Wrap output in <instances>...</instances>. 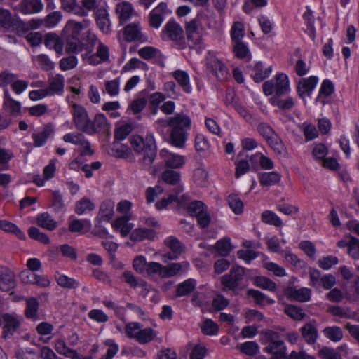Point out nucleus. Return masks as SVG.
Listing matches in <instances>:
<instances>
[{"label":"nucleus","instance_id":"obj_60","mask_svg":"<svg viewBox=\"0 0 359 359\" xmlns=\"http://www.w3.org/2000/svg\"><path fill=\"white\" fill-rule=\"evenodd\" d=\"M78 65V58L76 55H70L62 57L59 62V66L62 71L65 72L75 68Z\"/></svg>","mask_w":359,"mask_h":359},{"label":"nucleus","instance_id":"obj_2","mask_svg":"<svg viewBox=\"0 0 359 359\" xmlns=\"http://www.w3.org/2000/svg\"><path fill=\"white\" fill-rule=\"evenodd\" d=\"M130 144L136 153L143 154L144 163H152L156 155V144L154 136L148 133L145 137L140 135H134L130 137Z\"/></svg>","mask_w":359,"mask_h":359},{"label":"nucleus","instance_id":"obj_8","mask_svg":"<svg viewBox=\"0 0 359 359\" xmlns=\"http://www.w3.org/2000/svg\"><path fill=\"white\" fill-rule=\"evenodd\" d=\"M206 68L219 81L225 80L229 75L226 66L214 55L207 57Z\"/></svg>","mask_w":359,"mask_h":359},{"label":"nucleus","instance_id":"obj_14","mask_svg":"<svg viewBox=\"0 0 359 359\" xmlns=\"http://www.w3.org/2000/svg\"><path fill=\"white\" fill-rule=\"evenodd\" d=\"M123 37L127 42L138 41L144 43L147 40V37L141 32L139 22L128 24L123 29Z\"/></svg>","mask_w":359,"mask_h":359},{"label":"nucleus","instance_id":"obj_30","mask_svg":"<svg viewBox=\"0 0 359 359\" xmlns=\"http://www.w3.org/2000/svg\"><path fill=\"white\" fill-rule=\"evenodd\" d=\"M116 11L118 13L119 23L123 25L131 18L134 8L131 3L123 1L117 5Z\"/></svg>","mask_w":359,"mask_h":359},{"label":"nucleus","instance_id":"obj_15","mask_svg":"<svg viewBox=\"0 0 359 359\" xmlns=\"http://www.w3.org/2000/svg\"><path fill=\"white\" fill-rule=\"evenodd\" d=\"M3 322L2 337L4 339L11 337L20 325L17 317L9 313H3Z\"/></svg>","mask_w":359,"mask_h":359},{"label":"nucleus","instance_id":"obj_31","mask_svg":"<svg viewBox=\"0 0 359 359\" xmlns=\"http://www.w3.org/2000/svg\"><path fill=\"white\" fill-rule=\"evenodd\" d=\"M61 8L66 12L85 17L88 13L79 5L76 0H60Z\"/></svg>","mask_w":359,"mask_h":359},{"label":"nucleus","instance_id":"obj_56","mask_svg":"<svg viewBox=\"0 0 359 359\" xmlns=\"http://www.w3.org/2000/svg\"><path fill=\"white\" fill-rule=\"evenodd\" d=\"M284 311L288 316L295 320H302L306 315L302 308L291 304L287 305Z\"/></svg>","mask_w":359,"mask_h":359},{"label":"nucleus","instance_id":"obj_28","mask_svg":"<svg viewBox=\"0 0 359 359\" xmlns=\"http://www.w3.org/2000/svg\"><path fill=\"white\" fill-rule=\"evenodd\" d=\"M43 8L41 0H23L20 4V11L25 15L40 13Z\"/></svg>","mask_w":359,"mask_h":359},{"label":"nucleus","instance_id":"obj_7","mask_svg":"<svg viewBox=\"0 0 359 359\" xmlns=\"http://www.w3.org/2000/svg\"><path fill=\"white\" fill-rule=\"evenodd\" d=\"M71 107L74 126L79 130L86 133L90 120L86 109L81 104L76 103L72 104Z\"/></svg>","mask_w":359,"mask_h":359},{"label":"nucleus","instance_id":"obj_29","mask_svg":"<svg viewBox=\"0 0 359 359\" xmlns=\"http://www.w3.org/2000/svg\"><path fill=\"white\" fill-rule=\"evenodd\" d=\"M80 41L84 47L83 50H86V53H93L95 46L100 41L97 36L90 30H87L82 33Z\"/></svg>","mask_w":359,"mask_h":359},{"label":"nucleus","instance_id":"obj_62","mask_svg":"<svg viewBox=\"0 0 359 359\" xmlns=\"http://www.w3.org/2000/svg\"><path fill=\"white\" fill-rule=\"evenodd\" d=\"M65 207L62 196L59 191L53 192L51 208L55 212H61Z\"/></svg>","mask_w":359,"mask_h":359},{"label":"nucleus","instance_id":"obj_45","mask_svg":"<svg viewBox=\"0 0 359 359\" xmlns=\"http://www.w3.org/2000/svg\"><path fill=\"white\" fill-rule=\"evenodd\" d=\"M162 180L170 185H179L181 180L180 173L173 170L168 169L161 175Z\"/></svg>","mask_w":359,"mask_h":359},{"label":"nucleus","instance_id":"obj_19","mask_svg":"<svg viewBox=\"0 0 359 359\" xmlns=\"http://www.w3.org/2000/svg\"><path fill=\"white\" fill-rule=\"evenodd\" d=\"M84 29L83 22H77L74 20H69L63 30V34L66 38H71L74 40H79Z\"/></svg>","mask_w":359,"mask_h":359},{"label":"nucleus","instance_id":"obj_11","mask_svg":"<svg viewBox=\"0 0 359 359\" xmlns=\"http://www.w3.org/2000/svg\"><path fill=\"white\" fill-rule=\"evenodd\" d=\"M93 15L99 30L103 34H109L111 30V22L107 8L104 7L97 8Z\"/></svg>","mask_w":359,"mask_h":359},{"label":"nucleus","instance_id":"obj_24","mask_svg":"<svg viewBox=\"0 0 359 359\" xmlns=\"http://www.w3.org/2000/svg\"><path fill=\"white\" fill-rule=\"evenodd\" d=\"M54 133V128L50 123L45 125L43 130L39 133H33L32 138L35 147H41L46 144L48 138Z\"/></svg>","mask_w":359,"mask_h":359},{"label":"nucleus","instance_id":"obj_43","mask_svg":"<svg viewBox=\"0 0 359 359\" xmlns=\"http://www.w3.org/2000/svg\"><path fill=\"white\" fill-rule=\"evenodd\" d=\"M261 219L262 222L276 227H280L283 225L281 219L271 210H264L262 213Z\"/></svg>","mask_w":359,"mask_h":359},{"label":"nucleus","instance_id":"obj_32","mask_svg":"<svg viewBox=\"0 0 359 359\" xmlns=\"http://www.w3.org/2000/svg\"><path fill=\"white\" fill-rule=\"evenodd\" d=\"M180 263H170L163 266L158 263V276L161 278H171L177 275L182 270Z\"/></svg>","mask_w":359,"mask_h":359},{"label":"nucleus","instance_id":"obj_53","mask_svg":"<svg viewBox=\"0 0 359 359\" xmlns=\"http://www.w3.org/2000/svg\"><path fill=\"white\" fill-rule=\"evenodd\" d=\"M28 235L30 238L41 242L43 244H49L50 241L48 236L40 231V230L35 227L31 226L28 229Z\"/></svg>","mask_w":359,"mask_h":359},{"label":"nucleus","instance_id":"obj_16","mask_svg":"<svg viewBox=\"0 0 359 359\" xmlns=\"http://www.w3.org/2000/svg\"><path fill=\"white\" fill-rule=\"evenodd\" d=\"M299 332L302 338L309 345L315 344L318 338V332L317 323L315 320H311L305 323L300 329Z\"/></svg>","mask_w":359,"mask_h":359},{"label":"nucleus","instance_id":"obj_48","mask_svg":"<svg viewBox=\"0 0 359 359\" xmlns=\"http://www.w3.org/2000/svg\"><path fill=\"white\" fill-rule=\"evenodd\" d=\"M323 334L330 340L337 342L343 337V332L339 327H326L323 330Z\"/></svg>","mask_w":359,"mask_h":359},{"label":"nucleus","instance_id":"obj_55","mask_svg":"<svg viewBox=\"0 0 359 359\" xmlns=\"http://www.w3.org/2000/svg\"><path fill=\"white\" fill-rule=\"evenodd\" d=\"M233 51L239 59H245L250 57V53L248 46L241 41L233 43Z\"/></svg>","mask_w":359,"mask_h":359},{"label":"nucleus","instance_id":"obj_1","mask_svg":"<svg viewBox=\"0 0 359 359\" xmlns=\"http://www.w3.org/2000/svg\"><path fill=\"white\" fill-rule=\"evenodd\" d=\"M191 125L190 118L183 113L177 114L168 119L158 120L159 126L169 127L167 130L168 135L165 136L164 140L170 144L179 149L185 147Z\"/></svg>","mask_w":359,"mask_h":359},{"label":"nucleus","instance_id":"obj_21","mask_svg":"<svg viewBox=\"0 0 359 359\" xmlns=\"http://www.w3.org/2000/svg\"><path fill=\"white\" fill-rule=\"evenodd\" d=\"M182 36V29L177 23L173 21H169L161 34V36L163 40L177 41L181 39Z\"/></svg>","mask_w":359,"mask_h":359},{"label":"nucleus","instance_id":"obj_35","mask_svg":"<svg viewBox=\"0 0 359 359\" xmlns=\"http://www.w3.org/2000/svg\"><path fill=\"white\" fill-rule=\"evenodd\" d=\"M0 230L13 233L20 240L25 238L24 232L15 224L8 220L0 219Z\"/></svg>","mask_w":359,"mask_h":359},{"label":"nucleus","instance_id":"obj_39","mask_svg":"<svg viewBox=\"0 0 359 359\" xmlns=\"http://www.w3.org/2000/svg\"><path fill=\"white\" fill-rule=\"evenodd\" d=\"M196 282L194 279H188L180 283L176 290V295L182 297L189 294L196 287Z\"/></svg>","mask_w":359,"mask_h":359},{"label":"nucleus","instance_id":"obj_52","mask_svg":"<svg viewBox=\"0 0 359 359\" xmlns=\"http://www.w3.org/2000/svg\"><path fill=\"white\" fill-rule=\"evenodd\" d=\"M122 278L126 283H127L131 288H136L138 286L143 287L145 285V281L137 279L133 273L128 270L123 271Z\"/></svg>","mask_w":359,"mask_h":359},{"label":"nucleus","instance_id":"obj_59","mask_svg":"<svg viewBox=\"0 0 359 359\" xmlns=\"http://www.w3.org/2000/svg\"><path fill=\"white\" fill-rule=\"evenodd\" d=\"M215 250L222 256H227L231 251L230 238H224L219 240L215 245Z\"/></svg>","mask_w":359,"mask_h":359},{"label":"nucleus","instance_id":"obj_61","mask_svg":"<svg viewBox=\"0 0 359 359\" xmlns=\"http://www.w3.org/2000/svg\"><path fill=\"white\" fill-rule=\"evenodd\" d=\"M55 348L59 354L67 358H70L71 359L72 355H73L74 353L76 351L68 347L65 341L62 339H59L55 342Z\"/></svg>","mask_w":359,"mask_h":359},{"label":"nucleus","instance_id":"obj_17","mask_svg":"<svg viewBox=\"0 0 359 359\" xmlns=\"http://www.w3.org/2000/svg\"><path fill=\"white\" fill-rule=\"evenodd\" d=\"M16 286L15 274L8 267L0 266V290L8 292Z\"/></svg>","mask_w":359,"mask_h":359},{"label":"nucleus","instance_id":"obj_64","mask_svg":"<svg viewBox=\"0 0 359 359\" xmlns=\"http://www.w3.org/2000/svg\"><path fill=\"white\" fill-rule=\"evenodd\" d=\"M36 61L39 66L43 71H50L55 67V64L50 60L49 57L46 54H39L36 56Z\"/></svg>","mask_w":359,"mask_h":359},{"label":"nucleus","instance_id":"obj_54","mask_svg":"<svg viewBox=\"0 0 359 359\" xmlns=\"http://www.w3.org/2000/svg\"><path fill=\"white\" fill-rule=\"evenodd\" d=\"M256 286L271 292H275L276 290V284L269 278L265 276H257L255 279Z\"/></svg>","mask_w":359,"mask_h":359},{"label":"nucleus","instance_id":"obj_41","mask_svg":"<svg viewBox=\"0 0 359 359\" xmlns=\"http://www.w3.org/2000/svg\"><path fill=\"white\" fill-rule=\"evenodd\" d=\"M263 64L261 62H258L255 65L252 77L254 81L257 83L262 81L264 79L268 77L271 72V68H266L263 70Z\"/></svg>","mask_w":359,"mask_h":359},{"label":"nucleus","instance_id":"obj_40","mask_svg":"<svg viewBox=\"0 0 359 359\" xmlns=\"http://www.w3.org/2000/svg\"><path fill=\"white\" fill-rule=\"evenodd\" d=\"M259 180L262 186H271L280 180V175L275 171L263 172L259 175Z\"/></svg>","mask_w":359,"mask_h":359},{"label":"nucleus","instance_id":"obj_12","mask_svg":"<svg viewBox=\"0 0 359 359\" xmlns=\"http://www.w3.org/2000/svg\"><path fill=\"white\" fill-rule=\"evenodd\" d=\"M109 129L106 116L102 113L96 114L93 120H90L86 134L93 135L97 133H104Z\"/></svg>","mask_w":359,"mask_h":359},{"label":"nucleus","instance_id":"obj_10","mask_svg":"<svg viewBox=\"0 0 359 359\" xmlns=\"http://www.w3.org/2000/svg\"><path fill=\"white\" fill-rule=\"evenodd\" d=\"M244 276V269L241 266L231 269L229 273L225 274L222 277L221 283L224 286L223 290L228 289L235 290Z\"/></svg>","mask_w":359,"mask_h":359},{"label":"nucleus","instance_id":"obj_3","mask_svg":"<svg viewBox=\"0 0 359 359\" xmlns=\"http://www.w3.org/2000/svg\"><path fill=\"white\" fill-rule=\"evenodd\" d=\"M264 340L266 346L264 351L271 354V359H286L287 348L278 332L266 330L264 332Z\"/></svg>","mask_w":359,"mask_h":359},{"label":"nucleus","instance_id":"obj_34","mask_svg":"<svg viewBox=\"0 0 359 359\" xmlns=\"http://www.w3.org/2000/svg\"><path fill=\"white\" fill-rule=\"evenodd\" d=\"M95 208V203L89 198L84 196L76 202L74 212L78 215H83L93 211Z\"/></svg>","mask_w":359,"mask_h":359},{"label":"nucleus","instance_id":"obj_22","mask_svg":"<svg viewBox=\"0 0 359 359\" xmlns=\"http://www.w3.org/2000/svg\"><path fill=\"white\" fill-rule=\"evenodd\" d=\"M164 244L171 250V252L163 255L164 259H175L184 250V245L174 236L167 238L164 241Z\"/></svg>","mask_w":359,"mask_h":359},{"label":"nucleus","instance_id":"obj_46","mask_svg":"<svg viewBox=\"0 0 359 359\" xmlns=\"http://www.w3.org/2000/svg\"><path fill=\"white\" fill-rule=\"evenodd\" d=\"M155 337L154 330L149 327L141 328L136 336L135 340L140 344H145L151 341Z\"/></svg>","mask_w":359,"mask_h":359},{"label":"nucleus","instance_id":"obj_5","mask_svg":"<svg viewBox=\"0 0 359 359\" xmlns=\"http://www.w3.org/2000/svg\"><path fill=\"white\" fill-rule=\"evenodd\" d=\"M262 88L266 95L275 93L278 97L282 96L289 90L288 78L285 74H279L276 76L275 79L265 81Z\"/></svg>","mask_w":359,"mask_h":359},{"label":"nucleus","instance_id":"obj_36","mask_svg":"<svg viewBox=\"0 0 359 359\" xmlns=\"http://www.w3.org/2000/svg\"><path fill=\"white\" fill-rule=\"evenodd\" d=\"M173 77L186 93H191L192 88L189 76L186 72L180 69L176 70L173 72Z\"/></svg>","mask_w":359,"mask_h":359},{"label":"nucleus","instance_id":"obj_47","mask_svg":"<svg viewBox=\"0 0 359 359\" xmlns=\"http://www.w3.org/2000/svg\"><path fill=\"white\" fill-rule=\"evenodd\" d=\"M39 309V302L34 297H31L27 300L25 315L28 319H34L37 317Z\"/></svg>","mask_w":359,"mask_h":359},{"label":"nucleus","instance_id":"obj_20","mask_svg":"<svg viewBox=\"0 0 359 359\" xmlns=\"http://www.w3.org/2000/svg\"><path fill=\"white\" fill-rule=\"evenodd\" d=\"M114 203L111 200L102 201L100 205L99 212L95 219L96 222H109L114 214Z\"/></svg>","mask_w":359,"mask_h":359},{"label":"nucleus","instance_id":"obj_50","mask_svg":"<svg viewBox=\"0 0 359 359\" xmlns=\"http://www.w3.org/2000/svg\"><path fill=\"white\" fill-rule=\"evenodd\" d=\"M245 35L244 25L241 22H234L231 29V38L233 43L241 41Z\"/></svg>","mask_w":359,"mask_h":359},{"label":"nucleus","instance_id":"obj_27","mask_svg":"<svg viewBox=\"0 0 359 359\" xmlns=\"http://www.w3.org/2000/svg\"><path fill=\"white\" fill-rule=\"evenodd\" d=\"M156 236L154 230L146 228H137L132 231L130 239L134 242H141L144 240H154Z\"/></svg>","mask_w":359,"mask_h":359},{"label":"nucleus","instance_id":"obj_25","mask_svg":"<svg viewBox=\"0 0 359 359\" xmlns=\"http://www.w3.org/2000/svg\"><path fill=\"white\" fill-rule=\"evenodd\" d=\"M317 76H311L306 79H302L297 85V93L303 98L306 94L310 95L311 93L315 88L318 83Z\"/></svg>","mask_w":359,"mask_h":359},{"label":"nucleus","instance_id":"obj_51","mask_svg":"<svg viewBox=\"0 0 359 359\" xmlns=\"http://www.w3.org/2000/svg\"><path fill=\"white\" fill-rule=\"evenodd\" d=\"M266 141L276 154H282L285 151V146L280 137L276 133Z\"/></svg>","mask_w":359,"mask_h":359},{"label":"nucleus","instance_id":"obj_63","mask_svg":"<svg viewBox=\"0 0 359 359\" xmlns=\"http://www.w3.org/2000/svg\"><path fill=\"white\" fill-rule=\"evenodd\" d=\"M105 346H109L107 353L100 359H112L118 352L119 347L114 339H108L104 342Z\"/></svg>","mask_w":359,"mask_h":359},{"label":"nucleus","instance_id":"obj_26","mask_svg":"<svg viewBox=\"0 0 359 359\" xmlns=\"http://www.w3.org/2000/svg\"><path fill=\"white\" fill-rule=\"evenodd\" d=\"M200 22L196 19H193L186 24V34L189 41L193 44L199 43L201 40Z\"/></svg>","mask_w":359,"mask_h":359},{"label":"nucleus","instance_id":"obj_13","mask_svg":"<svg viewBox=\"0 0 359 359\" xmlns=\"http://www.w3.org/2000/svg\"><path fill=\"white\" fill-rule=\"evenodd\" d=\"M160 156L165 167L168 168L180 169L185 164V157L184 156L172 153L166 149H163L160 151Z\"/></svg>","mask_w":359,"mask_h":359},{"label":"nucleus","instance_id":"obj_37","mask_svg":"<svg viewBox=\"0 0 359 359\" xmlns=\"http://www.w3.org/2000/svg\"><path fill=\"white\" fill-rule=\"evenodd\" d=\"M36 221L39 226L48 231L55 230L57 224V222L48 212L38 215Z\"/></svg>","mask_w":359,"mask_h":359},{"label":"nucleus","instance_id":"obj_23","mask_svg":"<svg viewBox=\"0 0 359 359\" xmlns=\"http://www.w3.org/2000/svg\"><path fill=\"white\" fill-rule=\"evenodd\" d=\"M131 219L130 215H123L117 217L111 224L114 231H119L122 237L127 236L132 232L133 224L128 222Z\"/></svg>","mask_w":359,"mask_h":359},{"label":"nucleus","instance_id":"obj_6","mask_svg":"<svg viewBox=\"0 0 359 359\" xmlns=\"http://www.w3.org/2000/svg\"><path fill=\"white\" fill-rule=\"evenodd\" d=\"M186 210L191 216L196 217L198 224L201 228H206L209 226L210 217L206 210L205 204L202 201H194L189 203Z\"/></svg>","mask_w":359,"mask_h":359},{"label":"nucleus","instance_id":"obj_49","mask_svg":"<svg viewBox=\"0 0 359 359\" xmlns=\"http://www.w3.org/2000/svg\"><path fill=\"white\" fill-rule=\"evenodd\" d=\"M82 41L79 40H74L71 38H66L65 51L67 54H79L83 50Z\"/></svg>","mask_w":359,"mask_h":359},{"label":"nucleus","instance_id":"obj_18","mask_svg":"<svg viewBox=\"0 0 359 359\" xmlns=\"http://www.w3.org/2000/svg\"><path fill=\"white\" fill-rule=\"evenodd\" d=\"M284 295L290 300L304 302L310 300L311 290L306 287L297 289L294 286H288L284 290Z\"/></svg>","mask_w":359,"mask_h":359},{"label":"nucleus","instance_id":"obj_38","mask_svg":"<svg viewBox=\"0 0 359 359\" xmlns=\"http://www.w3.org/2000/svg\"><path fill=\"white\" fill-rule=\"evenodd\" d=\"M55 280L57 285L63 288L76 289L80 286V283L78 280L65 274L55 276Z\"/></svg>","mask_w":359,"mask_h":359},{"label":"nucleus","instance_id":"obj_9","mask_svg":"<svg viewBox=\"0 0 359 359\" xmlns=\"http://www.w3.org/2000/svg\"><path fill=\"white\" fill-rule=\"evenodd\" d=\"M109 56L110 53L109 47L102 41H99L96 53H85L83 55V59H86L89 65L96 66L99 64L107 62L109 59Z\"/></svg>","mask_w":359,"mask_h":359},{"label":"nucleus","instance_id":"obj_33","mask_svg":"<svg viewBox=\"0 0 359 359\" xmlns=\"http://www.w3.org/2000/svg\"><path fill=\"white\" fill-rule=\"evenodd\" d=\"M65 79L61 74H57L46 88L50 96L62 95L64 91Z\"/></svg>","mask_w":359,"mask_h":359},{"label":"nucleus","instance_id":"obj_57","mask_svg":"<svg viewBox=\"0 0 359 359\" xmlns=\"http://www.w3.org/2000/svg\"><path fill=\"white\" fill-rule=\"evenodd\" d=\"M166 96L158 92V108L166 115L172 114L175 108V104L173 101H167L160 105V103L163 102Z\"/></svg>","mask_w":359,"mask_h":359},{"label":"nucleus","instance_id":"obj_4","mask_svg":"<svg viewBox=\"0 0 359 359\" xmlns=\"http://www.w3.org/2000/svg\"><path fill=\"white\" fill-rule=\"evenodd\" d=\"M0 27L4 29H12L20 36L27 32L25 23L18 15H12L8 9L0 8Z\"/></svg>","mask_w":359,"mask_h":359},{"label":"nucleus","instance_id":"obj_44","mask_svg":"<svg viewBox=\"0 0 359 359\" xmlns=\"http://www.w3.org/2000/svg\"><path fill=\"white\" fill-rule=\"evenodd\" d=\"M70 217L69 218V225H68V229L72 233H82L83 230L84 229L85 224L90 225V221L88 219H79L74 218V219L71 220Z\"/></svg>","mask_w":359,"mask_h":359},{"label":"nucleus","instance_id":"obj_42","mask_svg":"<svg viewBox=\"0 0 359 359\" xmlns=\"http://www.w3.org/2000/svg\"><path fill=\"white\" fill-rule=\"evenodd\" d=\"M237 349L248 356L257 355L259 351V346L256 341H246L237 346Z\"/></svg>","mask_w":359,"mask_h":359},{"label":"nucleus","instance_id":"obj_58","mask_svg":"<svg viewBox=\"0 0 359 359\" xmlns=\"http://www.w3.org/2000/svg\"><path fill=\"white\" fill-rule=\"evenodd\" d=\"M227 201L229 207L236 215L243 212V203L236 194H231L227 197Z\"/></svg>","mask_w":359,"mask_h":359}]
</instances>
